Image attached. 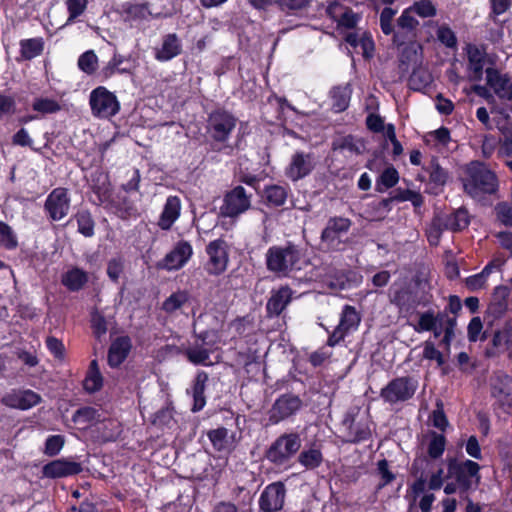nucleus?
I'll return each mask as SVG.
<instances>
[{"label": "nucleus", "instance_id": "nucleus-1", "mask_svg": "<svg viewBox=\"0 0 512 512\" xmlns=\"http://www.w3.org/2000/svg\"><path fill=\"white\" fill-rule=\"evenodd\" d=\"M463 190L473 199H482L498 191L499 181L494 171L479 160H472L463 167Z\"/></svg>", "mask_w": 512, "mask_h": 512}, {"label": "nucleus", "instance_id": "nucleus-2", "mask_svg": "<svg viewBox=\"0 0 512 512\" xmlns=\"http://www.w3.org/2000/svg\"><path fill=\"white\" fill-rule=\"evenodd\" d=\"M302 258V249L288 241L284 246L269 247L265 255V264L268 271L279 277H285L291 272L301 269Z\"/></svg>", "mask_w": 512, "mask_h": 512}, {"label": "nucleus", "instance_id": "nucleus-3", "mask_svg": "<svg viewBox=\"0 0 512 512\" xmlns=\"http://www.w3.org/2000/svg\"><path fill=\"white\" fill-rule=\"evenodd\" d=\"M237 117L224 108H217L208 114L207 134L213 141L212 150L220 152L226 145L237 125Z\"/></svg>", "mask_w": 512, "mask_h": 512}, {"label": "nucleus", "instance_id": "nucleus-4", "mask_svg": "<svg viewBox=\"0 0 512 512\" xmlns=\"http://www.w3.org/2000/svg\"><path fill=\"white\" fill-rule=\"evenodd\" d=\"M432 297L429 292L419 293L407 283L399 287H391L389 293L390 303L398 308L400 317L403 318L411 317L418 306L425 307L429 305Z\"/></svg>", "mask_w": 512, "mask_h": 512}, {"label": "nucleus", "instance_id": "nucleus-5", "mask_svg": "<svg viewBox=\"0 0 512 512\" xmlns=\"http://www.w3.org/2000/svg\"><path fill=\"white\" fill-rule=\"evenodd\" d=\"M352 226L349 218L342 216L330 217L323 228L320 240L328 251H343L348 244L347 234Z\"/></svg>", "mask_w": 512, "mask_h": 512}, {"label": "nucleus", "instance_id": "nucleus-6", "mask_svg": "<svg viewBox=\"0 0 512 512\" xmlns=\"http://www.w3.org/2000/svg\"><path fill=\"white\" fill-rule=\"evenodd\" d=\"M417 388L418 381L414 377H396L381 389L380 397L385 403L395 406L412 399Z\"/></svg>", "mask_w": 512, "mask_h": 512}, {"label": "nucleus", "instance_id": "nucleus-7", "mask_svg": "<svg viewBox=\"0 0 512 512\" xmlns=\"http://www.w3.org/2000/svg\"><path fill=\"white\" fill-rule=\"evenodd\" d=\"M302 440L297 432L280 435L266 451V458L276 464L287 463L301 448Z\"/></svg>", "mask_w": 512, "mask_h": 512}, {"label": "nucleus", "instance_id": "nucleus-8", "mask_svg": "<svg viewBox=\"0 0 512 512\" xmlns=\"http://www.w3.org/2000/svg\"><path fill=\"white\" fill-rule=\"evenodd\" d=\"M89 105L92 115L99 119H110L121 109L117 96L104 86H98L90 92Z\"/></svg>", "mask_w": 512, "mask_h": 512}, {"label": "nucleus", "instance_id": "nucleus-9", "mask_svg": "<svg viewBox=\"0 0 512 512\" xmlns=\"http://www.w3.org/2000/svg\"><path fill=\"white\" fill-rule=\"evenodd\" d=\"M479 469L480 466L474 461L459 462L456 459H450L446 478L455 479L457 485L463 491H468L478 486L480 481Z\"/></svg>", "mask_w": 512, "mask_h": 512}, {"label": "nucleus", "instance_id": "nucleus-10", "mask_svg": "<svg viewBox=\"0 0 512 512\" xmlns=\"http://www.w3.org/2000/svg\"><path fill=\"white\" fill-rule=\"evenodd\" d=\"M250 206L251 195L247 194L243 186L238 185L226 192L220 212L224 217L235 218L246 212Z\"/></svg>", "mask_w": 512, "mask_h": 512}, {"label": "nucleus", "instance_id": "nucleus-11", "mask_svg": "<svg viewBox=\"0 0 512 512\" xmlns=\"http://www.w3.org/2000/svg\"><path fill=\"white\" fill-rule=\"evenodd\" d=\"M70 204L71 199L68 189L57 187L48 194L44 203V210L49 219L52 221H60L68 215Z\"/></svg>", "mask_w": 512, "mask_h": 512}, {"label": "nucleus", "instance_id": "nucleus-12", "mask_svg": "<svg viewBox=\"0 0 512 512\" xmlns=\"http://www.w3.org/2000/svg\"><path fill=\"white\" fill-rule=\"evenodd\" d=\"M206 253L209 256L207 272L210 275H220L225 272L229 261L226 241L222 238L211 241L206 246Z\"/></svg>", "mask_w": 512, "mask_h": 512}, {"label": "nucleus", "instance_id": "nucleus-13", "mask_svg": "<svg viewBox=\"0 0 512 512\" xmlns=\"http://www.w3.org/2000/svg\"><path fill=\"white\" fill-rule=\"evenodd\" d=\"M315 168L314 155L304 151H296L289 165L285 168V176L292 182H297L309 176Z\"/></svg>", "mask_w": 512, "mask_h": 512}, {"label": "nucleus", "instance_id": "nucleus-14", "mask_svg": "<svg viewBox=\"0 0 512 512\" xmlns=\"http://www.w3.org/2000/svg\"><path fill=\"white\" fill-rule=\"evenodd\" d=\"M302 407L301 399L293 394L281 395L269 410V421L277 424L294 415Z\"/></svg>", "mask_w": 512, "mask_h": 512}, {"label": "nucleus", "instance_id": "nucleus-15", "mask_svg": "<svg viewBox=\"0 0 512 512\" xmlns=\"http://www.w3.org/2000/svg\"><path fill=\"white\" fill-rule=\"evenodd\" d=\"M286 496V488L281 482L266 486L259 498V508L263 512H277L282 509Z\"/></svg>", "mask_w": 512, "mask_h": 512}, {"label": "nucleus", "instance_id": "nucleus-16", "mask_svg": "<svg viewBox=\"0 0 512 512\" xmlns=\"http://www.w3.org/2000/svg\"><path fill=\"white\" fill-rule=\"evenodd\" d=\"M486 83L494 91L496 96L502 100L512 101V78L508 73L494 67L485 70Z\"/></svg>", "mask_w": 512, "mask_h": 512}, {"label": "nucleus", "instance_id": "nucleus-17", "mask_svg": "<svg viewBox=\"0 0 512 512\" xmlns=\"http://www.w3.org/2000/svg\"><path fill=\"white\" fill-rule=\"evenodd\" d=\"M464 51L467 56L470 79L479 82L483 78L484 66L486 64V48L473 43H467Z\"/></svg>", "mask_w": 512, "mask_h": 512}, {"label": "nucleus", "instance_id": "nucleus-18", "mask_svg": "<svg viewBox=\"0 0 512 512\" xmlns=\"http://www.w3.org/2000/svg\"><path fill=\"white\" fill-rule=\"evenodd\" d=\"M193 249L188 241L180 240L163 259V267L167 270L181 269L191 258Z\"/></svg>", "mask_w": 512, "mask_h": 512}, {"label": "nucleus", "instance_id": "nucleus-19", "mask_svg": "<svg viewBox=\"0 0 512 512\" xmlns=\"http://www.w3.org/2000/svg\"><path fill=\"white\" fill-rule=\"evenodd\" d=\"M510 289L505 285H498L494 288L486 314L493 320H499L505 312L509 311Z\"/></svg>", "mask_w": 512, "mask_h": 512}, {"label": "nucleus", "instance_id": "nucleus-20", "mask_svg": "<svg viewBox=\"0 0 512 512\" xmlns=\"http://www.w3.org/2000/svg\"><path fill=\"white\" fill-rule=\"evenodd\" d=\"M455 322H417L415 326L419 331H431L434 338H440V345L447 351L450 348L451 339L454 336Z\"/></svg>", "mask_w": 512, "mask_h": 512}, {"label": "nucleus", "instance_id": "nucleus-21", "mask_svg": "<svg viewBox=\"0 0 512 512\" xmlns=\"http://www.w3.org/2000/svg\"><path fill=\"white\" fill-rule=\"evenodd\" d=\"M41 401V396L32 390L12 391L5 395L1 402L10 408L27 410Z\"/></svg>", "mask_w": 512, "mask_h": 512}, {"label": "nucleus", "instance_id": "nucleus-22", "mask_svg": "<svg viewBox=\"0 0 512 512\" xmlns=\"http://www.w3.org/2000/svg\"><path fill=\"white\" fill-rule=\"evenodd\" d=\"M90 187L97 196L98 204L108 203L112 197V186L109 174L102 169H96L90 175Z\"/></svg>", "mask_w": 512, "mask_h": 512}, {"label": "nucleus", "instance_id": "nucleus-23", "mask_svg": "<svg viewBox=\"0 0 512 512\" xmlns=\"http://www.w3.org/2000/svg\"><path fill=\"white\" fill-rule=\"evenodd\" d=\"M82 471L80 463L67 460L57 459L46 465L42 469V473L47 478H62L79 474Z\"/></svg>", "mask_w": 512, "mask_h": 512}, {"label": "nucleus", "instance_id": "nucleus-24", "mask_svg": "<svg viewBox=\"0 0 512 512\" xmlns=\"http://www.w3.org/2000/svg\"><path fill=\"white\" fill-rule=\"evenodd\" d=\"M292 296L293 290L288 285L272 290L266 304L267 315L269 317H278L291 302Z\"/></svg>", "mask_w": 512, "mask_h": 512}, {"label": "nucleus", "instance_id": "nucleus-25", "mask_svg": "<svg viewBox=\"0 0 512 512\" xmlns=\"http://www.w3.org/2000/svg\"><path fill=\"white\" fill-rule=\"evenodd\" d=\"M181 214V200L176 195L167 197L157 225L161 230H170Z\"/></svg>", "mask_w": 512, "mask_h": 512}, {"label": "nucleus", "instance_id": "nucleus-26", "mask_svg": "<svg viewBox=\"0 0 512 512\" xmlns=\"http://www.w3.org/2000/svg\"><path fill=\"white\" fill-rule=\"evenodd\" d=\"M132 348L128 336H118L112 340L108 350L107 361L110 367L120 366L128 357Z\"/></svg>", "mask_w": 512, "mask_h": 512}, {"label": "nucleus", "instance_id": "nucleus-27", "mask_svg": "<svg viewBox=\"0 0 512 512\" xmlns=\"http://www.w3.org/2000/svg\"><path fill=\"white\" fill-rule=\"evenodd\" d=\"M182 53V43L176 33H168L163 37L160 48L155 50V59L167 62Z\"/></svg>", "mask_w": 512, "mask_h": 512}, {"label": "nucleus", "instance_id": "nucleus-28", "mask_svg": "<svg viewBox=\"0 0 512 512\" xmlns=\"http://www.w3.org/2000/svg\"><path fill=\"white\" fill-rule=\"evenodd\" d=\"M289 192L290 187L287 184H270L264 187L261 198L268 208H278L284 206L288 199Z\"/></svg>", "mask_w": 512, "mask_h": 512}, {"label": "nucleus", "instance_id": "nucleus-29", "mask_svg": "<svg viewBox=\"0 0 512 512\" xmlns=\"http://www.w3.org/2000/svg\"><path fill=\"white\" fill-rule=\"evenodd\" d=\"M207 436L213 447L220 452H230L237 444L235 433H229L224 427L208 431Z\"/></svg>", "mask_w": 512, "mask_h": 512}, {"label": "nucleus", "instance_id": "nucleus-30", "mask_svg": "<svg viewBox=\"0 0 512 512\" xmlns=\"http://www.w3.org/2000/svg\"><path fill=\"white\" fill-rule=\"evenodd\" d=\"M89 282V274L82 268L73 266L61 276L62 285L70 292L82 290Z\"/></svg>", "mask_w": 512, "mask_h": 512}, {"label": "nucleus", "instance_id": "nucleus-31", "mask_svg": "<svg viewBox=\"0 0 512 512\" xmlns=\"http://www.w3.org/2000/svg\"><path fill=\"white\" fill-rule=\"evenodd\" d=\"M19 46L20 57L16 58V61H31L43 54L45 41L43 37L26 38L20 40Z\"/></svg>", "mask_w": 512, "mask_h": 512}, {"label": "nucleus", "instance_id": "nucleus-32", "mask_svg": "<svg viewBox=\"0 0 512 512\" xmlns=\"http://www.w3.org/2000/svg\"><path fill=\"white\" fill-rule=\"evenodd\" d=\"M444 222V228L452 232H460L466 229L470 224L468 210L460 207L449 214H439Z\"/></svg>", "mask_w": 512, "mask_h": 512}, {"label": "nucleus", "instance_id": "nucleus-33", "mask_svg": "<svg viewBox=\"0 0 512 512\" xmlns=\"http://www.w3.org/2000/svg\"><path fill=\"white\" fill-rule=\"evenodd\" d=\"M73 221L77 224V232L86 238H91L95 235V220L88 209H80L73 214L67 221L66 225L71 224Z\"/></svg>", "mask_w": 512, "mask_h": 512}, {"label": "nucleus", "instance_id": "nucleus-34", "mask_svg": "<svg viewBox=\"0 0 512 512\" xmlns=\"http://www.w3.org/2000/svg\"><path fill=\"white\" fill-rule=\"evenodd\" d=\"M332 109L337 112L345 111L350 103L352 89L350 84L335 86L331 90Z\"/></svg>", "mask_w": 512, "mask_h": 512}, {"label": "nucleus", "instance_id": "nucleus-35", "mask_svg": "<svg viewBox=\"0 0 512 512\" xmlns=\"http://www.w3.org/2000/svg\"><path fill=\"white\" fill-rule=\"evenodd\" d=\"M399 179V172L393 165H390L389 167L385 168L377 177L375 183V191L378 193H384L387 190L395 187L398 184Z\"/></svg>", "mask_w": 512, "mask_h": 512}, {"label": "nucleus", "instance_id": "nucleus-36", "mask_svg": "<svg viewBox=\"0 0 512 512\" xmlns=\"http://www.w3.org/2000/svg\"><path fill=\"white\" fill-rule=\"evenodd\" d=\"M424 169L429 174V183L435 188H442L446 185L449 173L440 166L437 158L433 157Z\"/></svg>", "mask_w": 512, "mask_h": 512}, {"label": "nucleus", "instance_id": "nucleus-37", "mask_svg": "<svg viewBox=\"0 0 512 512\" xmlns=\"http://www.w3.org/2000/svg\"><path fill=\"white\" fill-rule=\"evenodd\" d=\"M207 381L208 374L206 372L200 371L197 373L192 387V396L194 399L192 410L194 412L200 411L205 406L206 401L204 397V391Z\"/></svg>", "mask_w": 512, "mask_h": 512}, {"label": "nucleus", "instance_id": "nucleus-38", "mask_svg": "<svg viewBox=\"0 0 512 512\" xmlns=\"http://www.w3.org/2000/svg\"><path fill=\"white\" fill-rule=\"evenodd\" d=\"M124 21L134 22L144 20L150 15L148 3H130L122 5Z\"/></svg>", "mask_w": 512, "mask_h": 512}, {"label": "nucleus", "instance_id": "nucleus-39", "mask_svg": "<svg viewBox=\"0 0 512 512\" xmlns=\"http://www.w3.org/2000/svg\"><path fill=\"white\" fill-rule=\"evenodd\" d=\"M332 149L334 151L340 150L344 151L347 150L354 154H362L365 150V143L362 139H355L353 135H346L336 141L332 144Z\"/></svg>", "mask_w": 512, "mask_h": 512}, {"label": "nucleus", "instance_id": "nucleus-40", "mask_svg": "<svg viewBox=\"0 0 512 512\" xmlns=\"http://www.w3.org/2000/svg\"><path fill=\"white\" fill-rule=\"evenodd\" d=\"M298 462L306 469H316L323 462L322 452L316 446L304 449L298 456Z\"/></svg>", "mask_w": 512, "mask_h": 512}, {"label": "nucleus", "instance_id": "nucleus-41", "mask_svg": "<svg viewBox=\"0 0 512 512\" xmlns=\"http://www.w3.org/2000/svg\"><path fill=\"white\" fill-rule=\"evenodd\" d=\"M72 420L76 424L83 425V427L86 428L100 422L101 414L99 413V410L93 407H82L74 413Z\"/></svg>", "mask_w": 512, "mask_h": 512}, {"label": "nucleus", "instance_id": "nucleus-42", "mask_svg": "<svg viewBox=\"0 0 512 512\" xmlns=\"http://www.w3.org/2000/svg\"><path fill=\"white\" fill-rule=\"evenodd\" d=\"M394 199L396 202L410 201L415 209L422 207L424 204V197L418 191L396 188L394 191Z\"/></svg>", "mask_w": 512, "mask_h": 512}, {"label": "nucleus", "instance_id": "nucleus-43", "mask_svg": "<svg viewBox=\"0 0 512 512\" xmlns=\"http://www.w3.org/2000/svg\"><path fill=\"white\" fill-rule=\"evenodd\" d=\"M77 65L85 74L93 75L98 68V57L93 50H87L79 56Z\"/></svg>", "mask_w": 512, "mask_h": 512}, {"label": "nucleus", "instance_id": "nucleus-44", "mask_svg": "<svg viewBox=\"0 0 512 512\" xmlns=\"http://www.w3.org/2000/svg\"><path fill=\"white\" fill-rule=\"evenodd\" d=\"M32 109L42 115L54 114L61 110V105L55 99L38 97L34 99Z\"/></svg>", "mask_w": 512, "mask_h": 512}, {"label": "nucleus", "instance_id": "nucleus-45", "mask_svg": "<svg viewBox=\"0 0 512 512\" xmlns=\"http://www.w3.org/2000/svg\"><path fill=\"white\" fill-rule=\"evenodd\" d=\"M189 299L186 291L172 293L162 304V309L168 313L174 312L183 307Z\"/></svg>", "mask_w": 512, "mask_h": 512}, {"label": "nucleus", "instance_id": "nucleus-46", "mask_svg": "<svg viewBox=\"0 0 512 512\" xmlns=\"http://www.w3.org/2000/svg\"><path fill=\"white\" fill-rule=\"evenodd\" d=\"M445 230H447V228H444V222L442 221L441 217L439 214L435 215L426 230L429 243L431 245H437Z\"/></svg>", "mask_w": 512, "mask_h": 512}, {"label": "nucleus", "instance_id": "nucleus-47", "mask_svg": "<svg viewBox=\"0 0 512 512\" xmlns=\"http://www.w3.org/2000/svg\"><path fill=\"white\" fill-rule=\"evenodd\" d=\"M17 246V236L12 228L7 223L0 221V247L7 250H14Z\"/></svg>", "mask_w": 512, "mask_h": 512}, {"label": "nucleus", "instance_id": "nucleus-48", "mask_svg": "<svg viewBox=\"0 0 512 512\" xmlns=\"http://www.w3.org/2000/svg\"><path fill=\"white\" fill-rule=\"evenodd\" d=\"M493 345L500 350L512 353V329L505 327L497 331L493 337Z\"/></svg>", "mask_w": 512, "mask_h": 512}, {"label": "nucleus", "instance_id": "nucleus-49", "mask_svg": "<svg viewBox=\"0 0 512 512\" xmlns=\"http://www.w3.org/2000/svg\"><path fill=\"white\" fill-rule=\"evenodd\" d=\"M377 475L379 476V483L376 486V490L379 491L386 485L390 484L395 480V474L389 469V464L386 459H382L377 462Z\"/></svg>", "mask_w": 512, "mask_h": 512}, {"label": "nucleus", "instance_id": "nucleus-50", "mask_svg": "<svg viewBox=\"0 0 512 512\" xmlns=\"http://www.w3.org/2000/svg\"><path fill=\"white\" fill-rule=\"evenodd\" d=\"M184 354L188 360L195 365H207L209 360V351L202 346L188 347Z\"/></svg>", "mask_w": 512, "mask_h": 512}, {"label": "nucleus", "instance_id": "nucleus-51", "mask_svg": "<svg viewBox=\"0 0 512 512\" xmlns=\"http://www.w3.org/2000/svg\"><path fill=\"white\" fill-rule=\"evenodd\" d=\"M358 322H339L337 327L330 334L327 345L328 347H333L338 344L345 336L346 332L352 328L354 330L357 329Z\"/></svg>", "mask_w": 512, "mask_h": 512}, {"label": "nucleus", "instance_id": "nucleus-52", "mask_svg": "<svg viewBox=\"0 0 512 512\" xmlns=\"http://www.w3.org/2000/svg\"><path fill=\"white\" fill-rule=\"evenodd\" d=\"M445 445L444 435L433 432L428 444V455L433 459L439 458L445 450Z\"/></svg>", "mask_w": 512, "mask_h": 512}, {"label": "nucleus", "instance_id": "nucleus-53", "mask_svg": "<svg viewBox=\"0 0 512 512\" xmlns=\"http://www.w3.org/2000/svg\"><path fill=\"white\" fill-rule=\"evenodd\" d=\"M412 12L413 11L410 7L402 11L401 15L397 19V27L399 31L405 30L407 32H414L417 29L419 21L411 15Z\"/></svg>", "mask_w": 512, "mask_h": 512}, {"label": "nucleus", "instance_id": "nucleus-54", "mask_svg": "<svg viewBox=\"0 0 512 512\" xmlns=\"http://www.w3.org/2000/svg\"><path fill=\"white\" fill-rule=\"evenodd\" d=\"M17 111V103L12 95L0 93V121L13 116Z\"/></svg>", "mask_w": 512, "mask_h": 512}, {"label": "nucleus", "instance_id": "nucleus-55", "mask_svg": "<svg viewBox=\"0 0 512 512\" xmlns=\"http://www.w3.org/2000/svg\"><path fill=\"white\" fill-rule=\"evenodd\" d=\"M410 8L421 18L434 17L437 14V8L431 0L415 1Z\"/></svg>", "mask_w": 512, "mask_h": 512}, {"label": "nucleus", "instance_id": "nucleus-56", "mask_svg": "<svg viewBox=\"0 0 512 512\" xmlns=\"http://www.w3.org/2000/svg\"><path fill=\"white\" fill-rule=\"evenodd\" d=\"M437 39L440 43L445 45L447 48H456L457 37L455 32L447 25L443 24L438 27L436 31Z\"/></svg>", "mask_w": 512, "mask_h": 512}, {"label": "nucleus", "instance_id": "nucleus-57", "mask_svg": "<svg viewBox=\"0 0 512 512\" xmlns=\"http://www.w3.org/2000/svg\"><path fill=\"white\" fill-rule=\"evenodd\" d=\"M89 0H66L68 23L74 22L86 10Z\"/></svg>", "mask_w": 512, "mask_h": 512}, {"label": "nucleus", "instance_id": "nucleus-58", "mask_svg": "<svg viewBox=\"0 0 512 512\" xmlns=\"http://www.w3.org/2000/svg\"><path fill=\"white\" fill-rule=\"evenodd\" d=\"M490 12L489 20L497 22V17L508 12L512 7V0H489Z\"/></svg>", "mask_w": 512, "mask_h": 512}, {"label": "nucleus", "instance_id": "nucleus-59", "mask_svg": "<svg viewBox=\"0 0 512 512\" xmlns=\"http://www.w3.org/2000/svg\"><path fill=\"white\" fill-rule=\"evenodd\" d=\"M115 74H131V69H119L114 60L111 58L100 70L98 77L102 82H104L113 77Z\"/></svg>", "mask_w": 512, "mask_h": 512}, {"label": "nucleus", "instance_id": "nucleus-60", "mask_svg": "<svg viewBox=\"0 0 512 512\" xmlns=\"http://www.w3.org/2000/svg\"><path fill=\"white\" fill-rule=\"evenodd\" d=\"M124 270V261L121 257L112 258L107 264V275L114 283H118Z\"/></svg>", "mask_w": 512, "mask_h": 512}, {"label": "nucleus", "instance_id": "nucleus-61", "mask_svg": "<svg viewBox=\"0 0 512 512\" xmlns=\"http://www.w3.org/2000/svg\"><path fill=\"white\" fill-rule=\"evenodd\" d=\"M358 16L354 11L349 7H344V11L338 17L337 25L339 27H344L347 29H353L356 27L358 22Z\"/></svg>", "mask_w": 512, "mask_h": 512}, {"label": "nucleus", "instance_id": "nucleus-62", "mask_svg": "<svg viewBox=\"0 0 512 512\" xmlns=\"http://www.w3.org/2000/svg\"><path fill=\"white\" fill-rule=\"evenodd\" d=\"M496 126L502 135V138L499 140H511L512 142V118L506 114L497 120Z\"/></svg>", "mask_w": 512, "mask_h": 512}, {"label": "nucleus", "instance_id": "nucleus-63", "mask_svg": "<svg viewBox=\"0 0 512 512\" xmlns=\"http://www.w3.org/2000/svg\"><path fill=\"white\" fill-rule=\"evenodd\" d=\"M64 445V438L60 435H53L47 438L44 453L48 456L57 455Z\"/></svg>", "mask_w": 512, "mask_h": 512}, {"label": "nucleus", "instance_id": "nucleus-64", "mask_svg": "<svg viewBox=\"0 0 512 512\" xmlns=\"http://www.w3.org/2000/svg\"><path fill=\"white\" fill-rule=\"evenodd\" d=\"M358 47L362 50V55L365 59H370L373 57V53L375 50L374 40L369 32H364L359 40Z\"/></svg>", "mask_w": 512, "mask_h": 512}]
</instances>
